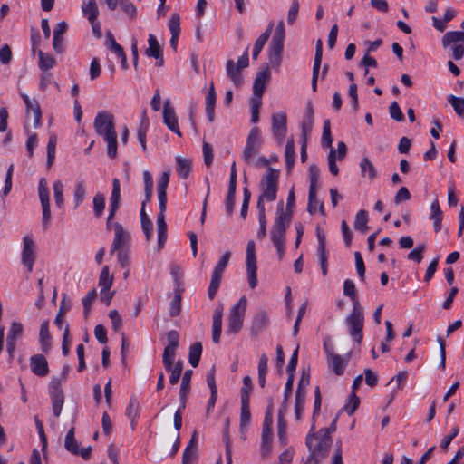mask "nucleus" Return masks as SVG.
Here are the masks:
<instances>
[{
    "label": "nucleus",
    "instance_id": "f257e3e1",
    "mask_svg": "<svg viewBox=\"0 0 464 464\" xmlns=\"http://www.w3.org/2000/svg\"><path fill=\"white\" fill-rule=\"evenodd\" d=\"M113 120L111 113L102 111L97 113L93 122L96 133L107 143V154L111 159L117 157V133Z\"/></svg>",
    "mask_w": 464,
    "mask_h": 464
},
{
    "label": "nucleus",
    "instance_id": "f03ea898",
    "mask_svg": "<svg viewBox=\"0 0 464 464\" xmlns=\"http://www.w3.org/2000/svg\"><path fill=\"white\" fill-rule=\"evenodd\" d=\"M314 426L313 425L306 437V446L310 451L306 460L308 463L319 464L328 454L332 445V438L326 430H319L317 433H314Z\"/></svg>",
    "mask_w": 464,
    "mask_h": 464
},
{
    "label": "nucleus",
    "instance_id": "7ed1b4c3",
    "mask_svg": "<svg viewBox=\"0 0 464 464\" xmlns=\"http://www.w3.org/2000/svg\"><path fill=\"white\" fill-rule=\"evenodd\" d=\"M262 146V137L260 130L254 127L250 130L246 138V143L242 152L243 160L253 167H267L270 160L263 156H259Z\"/></svg>",
    "mask_w": 464,
    "mask_h": 464
},
{
    "label": "nucleus",
    "instance_id": "20e7f679",
    "mask_svg": "<svg viewBox=\"0 0 464 464\" xmlns=\"http://www.w3.org/2000/svg\"><path fill=\"white\" fill-rule=\"evenodd\" d=\"M289 214H284V205L280 201L277 204L276 216L270 228V239L275 246L279 259H282L285 251V231L290 223Z\"/></svg>",
    "mask_w": 464,
    "mask_h": 464
},
{
    "label": "nucleus",
    "instance_id": "39448f33",
    "mask_svg": "<svg viewBox=\"0 0 464 464\" xmlns=\"http://www.w3.org/2000/svg\"><path fill=\"white\" fill-rule=\"evenodd\" d=\"M266 168V174L260 181L261 194L257 201L261 204H264L265 201H275L276 199L278 189L280 171L271 168L270 166Z\"/></svg>",
    "mask_w": 464,
    "mask_h": 464
},
{
    "label": "nucleus",
    "instance_id": "423d86ee",
    "mask_svg": "<svg viewBox=\"0 0 464 464\" xmlns=\"http://www.w3.org/2000/svg\"><path fill=\"white\" fill-rule=\"evenodd\" d=\"M285 36V24L284 22L280 20L276 24L272 41L269 45L268 59L273 67H279L281 64Z\"/></svg>",
    "mask_w": 464,
    "mask_h": 464
},
{
    "label": "nucleus",
    "instance_id": "0eeeda50",
    "mask_svg": "<svg viewBox=\"0 0 464 464\" xmlns=\"http://www.w3.org/2000/svg\"><path fill=\"white\" fill-rule=\"evenodd\" d=\"M444 49H448L451 53L454 60H460L464 57V32L450 31L447 32L441 39Z\"/></svg>",
    "mask_w": 464,
    "mask_h": 464
},
{
    "label": "nucleus",
    "instance_id": "6e6552de",
    "mask_svg": "<svg viewBox=\"0 0 464 464\" xmlns=\"http://www.w3.org/2000/svg\"><path fill=\"white\" fill-rule=\"evenodd\" d=\"M249 64L248 50L246 49L244 53L238 58L237 62L229 59L226 63L227 76L230 79L236 87H241L244 83V77L242 70L246 68Z\"/></svg>",
    "mask_w": 464,
    "mask_h": 464
},
{
    "label": "nucleus",
    "instance_id": "1a4fd4ad",
    "mask_svg": "<svg viewBox=\"0 0 464 464\" xmlns=\"http://www.w3.org/2000/svg\"><path fill=\"white\" fill-rule=\"evenodd\" d=\"M246 305L247 300L245 296H242L231 308L228 317V324L226 330L227 334H236L242 329Z\"/></svg>",
    "mask_w": 464,
    "mask_h": 464
},
{
    "label": "nucleus",
    "instance_id": "9d476101",
    "mask_svg": "<svg viewBox=\"0 0 464 464\" xmlns=\"http://www.w3.org/2000/svg\"><path fill=\"white\" fill-rule=\"evenodd\" d=\"M346 324L349 330V334L354 340L360 343L362 339V328H363V311L359 302H355L353 306V311L346 318Z\"/></svg>",
    "mask_w": 464,
    "mask_h": 464
},
{
    "label": "nucleus",
    "instance_id": "9b49d317",
    "mask_svg": "<svg viewBox=\"0 0 464 464\" xmlns=\"http://www.w3.org/2000/svg\"><path fill=\"white\" fill-rule=\"evenodd\" d=\"M38 196L43 209L42 226L44 229L49 227L51 221L50 192L45 178H41L38 182Z\"/></svg>",
    "mask_w": 464,
    "mask_h": 464
},
{
    "label": "nucleus",
    "instance_id": "f8f14e48",
    "mask_svg": "<svg viewBox=\"0 0 464 464\" xmlns=\"http://www.w3.org/2000/svg\"><path fill=\"white\" fill-rule=\"evenodd\" d=\"M246 272L247 279L250 288L254 289L257 285V276H256V258L255 252V243L253 240L248 241L246 246Z\"/></svg>",
    "mask_w": 464,
    "mask_h": 464
},
{
    "label": "nucleus",
    "instance_id": "ddd939ff",
    "mask_svg": "<svg viewBox=\"0 0 464 464\" xmlns=\"http://www.w3.org/2000/svg\"><path fill=\"white\" fill-rule=\"evenodd\" d=\"M21 260L23 265L27 268V271L32 272L36 260V244L30 236H24L23 237Z\"/></svg>",
    "mask_w": 464,
    "mask_h": 464
},
{
    "label": "nucleus",
    "instance_id": "4468645a",
    "mask_svg": "<svg viewBox=\"0 0 464 464\" xmlns=\"http://www.w3.org/2000/svg\"><path fill=\"white\" fill-rule=\"evenodd\" d=\"M64 448L72 454L80 455L84 459H88L91 456V447L80 450L79 443L74 437V428H71L67 432L64 440Z\"/></svg>",
    "mask_w": 464,
    "mask_h": 464
},
{
    "label": "nucleus",
    "instance_id": "2eb2a0df",
    "mask_svg": "<svg viewBox=\"0 0 464 464\" xmlns=\"http://www.w3.org/2000/svg\"><path fill=\"white\" fill-rule=\"evenodd\" d=\"M272 132L279 144H281L286 135V114L277 112L272 115Z\"/></svg>",
    "mask_w": 464,
    "mask_h": 464
},
{
    "label": "nucleus",
    "instance_id": "dca6fc26",
    "mask_svg": "<svg viewBox=\"0 0 464 464\" xmlns=\"http://www.w3.org/2000/svg\"><path fill=\"white\" fill-rule=\"evenodd\" d=\"M163 121L171 131L178 134L179 136H181L178 123V117L175 113L174 108L171 106L169 100H167L164 102Z\"/></svg>",
    "mask_w": 464,
    "mask_h": 464
},
{
    "label": "nucleus",
    "instance_id": "f3484780",
    "mask_svg": "<svg viewBox=\"0 0 464 464\" xmlns=\"http://www.w3.org/2000/svg\"><path fill=\"white\" fill-rule=\"evenodd\" d=\"M21 96L24 102L26 107L27 116H33V126L38 128L41 125L42 113L38 102L35 99H31L27 94L21 93Z\"/></svg>",
    "mask_w": 464,
    "mask_h": 464
},
{
    "label": "nucleus",
    "instance_id": "a211bd4d",
    "mask_svg": "<svg viewBox=\"0 0 464 464\" xmlns=\"http://www.w3.org/2000/svg\"><path fill=\"white\" fill-rule=\"evenodd\" d=\"M114 238L111 244V253L122 249V246L130 240V234L125 231L120 223H114Z\"/></svg>",
    "mask_w": 464,
    "mask_h": 464
},
{
    "label": "nucleus",
    "instance_id": "6ab92c4d",
    "mask_svg": "<svg viewBox=\"0 0 464 464\" xmlns=\"http://www.w3.org/2000/svg\"><path fill=\"white\" fill-rule=\"evenodd\" d=\"M174 428H175V430L169 434V440H173V445H172V448H171V450L169 452L170 456H174L178 450H179V443H180V440H179V430L181 429V426H182V416H181V411H180V409H179L175 413H174Z\"/></svg>",
    "mask_w": 464,
    "mask_h": 464
},
{
    "label": "nucleus",
    "instance_id": "aec40b11",
    "mask_svg": "<svg viewBox=\"0 0 464 464\" xmlns=\"http://www.w3.org/2000/svg\"><path fill=\"white\" fill-rule=\"evenodd\" d=\"M31 371L39 377L46 376L49 372L48 362L42 354H36L30 358Z\"/></svg>",
    "mask_w": 464,
    "mask_h": 464
},
{
    "label": "nucleus",
    "instance_id": "412c9836",
    "mask_svg": "<svg viewBox=\"0 0 464 464\" xmlns=\"http://www.w3.org/2000/svg\"><path fill=\"white\" fill-rule=\"evenodd\" d=\"M121 201V184L118 179H113L112 180V191L110 198V211H109V219H113L120 207Z\"/></svg>",
    "mask_w": 464,
    "mask_h": 464
},
{
    "label": "nucleus",
    "instance_id": "4be33fe9",
    "mask_svg": "<svg viewBox=\"0 0 464 464\" xmlns=\"http://www.w3.org/2000/svg\"><path fill=\"white\" fill-rule=\"evenodd\" d=\"M326 353L329 367L335 374L342 375L347 365L348 359H344L343 357L330 352L327 348Z\"/></svg>",
    "mask_w": 464,
    "mask_h": 464
},
{
    "label": "nucleus",
    "instance_id": "5701e85b",
    "mask_svg": "<svg viewBox=\"0 0 464 464\" xmlns=\"http://www.w3.org/2000/svg\"><path fill=\"white\" fill-rule=\"evenodd\" d=\"M23 325L21 323L13 322L10 325V329L7 334L6 342H7V351L10 354H12L15 349V343L18 338H20L23 334Z\"/></svg>",
    "mask_w": 464,
    "mask_h": 464
},
{
    "label": "nucleus",
    "instance_id": "b1692460",
    "mask_svg": "<svg viewBox=\"0 0 464 464\" xmlns=\"http://www.w3.org/2000/svg\"><path fill=\"white\" fill-rule=\"evenodd\" d=\"M269 324V315L266 311H258L252 320L251 333L257 335L264 332Z\"/></svg>",
    "mask_w": 464,
    "mask_h": 464
},
{
    "label": "nucleus",
    "instance_id": "393cba45",
    "mask_svg": "<svg viewBox=\"0 0 464 464\" xmlns=\"http://www.w3.org/2000/svg\"><path fill=\"white\" fill-rule=\"evenodd\" d=\"M169 182V172L164 171L159 179L157 185L160 208L167 207V188Z\"/></svg>",
    "mask_w": 464,
    "mask_h": 464
},
{
    "label": "nucleus",
    "instance_id": "a878e982",
    "mask_svg": "<svg viewBox=\"0 0 464 464\" xmlns=\"http://www.w3.org/2000/svg\"><path fill=\"white\" fill-rule=\"evenodd\" d=\"M223 305L219 304L214 311L212 322V340L215 343L220 342L222 331Z\"/></svg>",
    "mask_w": 464,
    "mask_h": 464
},
{
    "label": "nucleus",
    "instance_id": "bb28decb",
    "mask_svg": "<svg viewBox=\"0 0 464 464\" xmlns=\"http://www.w3.org/2000/svg\"><path fill=\"white\" fill-rule=\"evenodd\" d=\"M217 100V94L214 87V83L211 82L209 89L205 100V107L208 120L213 122L215 120V104Z\"/></svg>",
    "mask_w": 464,
    "mask_h": 464
},
{
    "label": "nucleus",
    "instance_id": "cd10ccee",
    "mask_svg": "<svg viewBox=\"0 0 464 464\" xmlns=\"http://www.w3.org/2000/svg\"><path fill=\"white\" fill-rule=\"evenodd\" d=\"M314 126V110L311 102H308L302 121V140H307V135Z\"/></svg>",
    "mask_w": 464,
    "mask_h": 464
},
{
    "label": "nucleus",
    "instance_id": "c85d7f7f",
    "mask_svg": "<svg viewBox=\"0 0 464 464\" xmlns=\"http://www.w3.org/2000/svg\"><path fill=\"white\" fill-rule=\"evenodd\" d=\"M430 213L429 218L433 223V227H434L435 232H439L442 227L441 222H442L443 214L440 209L439 200L437 198L435 200H433L432 203L430 204Z\"/></svg>",
    "mask_w": 464,
    "mask_h": 464
},
{
    "label": "nucleus",
    "instance_id": "c756f323",
    "mask_svg": "<svg viewBox=\"0 0 464 464\" xmlns=\"http://www.w3.org/2000/svg\"><path fill=\"white\" fill-rule=\"evenodd\" d=\"M360 169L362 177L371 181L375 179L377 177V169L367 157H363L362 159L360 162Z\"/></svg>",
    "mask_w": 464,
    "mask_h": 464
},
{
    "label": "nucleus",
    "instance_id": "7c9ffc66",
    "mask_svg": "<svg viewBox=\"0 0 464 464\" xmlns=\"http://www.w3.org/2000/svg\"><path fill=\"white\" fill-rule=\"evenodd\" d=\"M269 77H270V72H269L268 69H266V70H263V71L257 72L256 79H255V82H254V94L256 96H259V97L262 96V94L265 91V88H266V83L267 80L269 79Z\"/></svg>",
    "mask_w": 464,
    "mask_h": 464
},
{
    "label": "nucleus",
    "instance_id": "2f4dec72",
    "mask_svg": "<svg viewBox=\"0 0 464 464\" xmlns=\"http://www.w3.org/2000/svg\"><path fill=\"white\" fill-rule=\"evenodd\" d=\"M86 197V185L83 179H78L74 185L73 204L74 208H78Z\"/></svg>",
    "mask_w": 464,
    "mask_h": 464
},
{
    "label": "nucleus",
    "instance_id": "473e14b6",
    "mask_svg": "<svg viewBox=\"0 0 464 464\" xmlns=\"http://www.w3.org/2000/svg\"><path fill=\"white\" fill-rule=\"evenodd\" d=\"M251 421V412L249 403H241L239 430L241 434H245L248 430Z\"/></svg>",
    "mask_w": 464,
    "mask_h": 464
},
{
    "label": "nucleus",
    "instance_id": "72a5a7b5",
    "mask_svg": "<svg viewBox=\"0 0 464 464\" xmlns=\"http://www.w3.org/2000/svg\"><path fill=\"white\" fill-rule=\"evenodd\" d=\"M56 64L55 58L43 51L38 52V67L42 72H46L53 69Z\"/></svg>",
    "mask_w": 464,
    "mask_h": 464
},
{
    "label": "nucleus",
    "instance_id": "f704fd0d",
    "mask_svg": "<svg viewBox=\"0 0 464 464\" xmlns=\"http://www.w3.org/2000/svg\"><path fill=\"white\" fill-rule=\"evenodd\" d=\"M148 44L149 47L145 51L146 55L155 59L160 58L162 55V49L154 34H149Z\"/></svg>",
    "mask_w": 464,
    "mask_h": 464
},
{
    "label": "nucleus",
    "instance_id": "c9c22d12",
    "mask_svg": "<svg viewBox=\"0 0 464 464\" xmlns=\"http://www.w3.org/2000/svg\"><path fill=\"white\" fill-rule=\"evenodd\" d=\"M82 12L89 20L98 18L99 9L95 0H84L82 5Z\"/></svg>",
    "mask_w": 464,
    "mask_h": 464
},
{
    "label": "nucleus",
    "instance_id": "e433bc0d",
    "mask_svg": "<svg viewBox=\"0 0 464 464\" xmlns=\"http://www.w3.org/2000/svg\"><path fill=\"white\" fill-rule=\"evenodd\" d=\"M39 338L43 352L48 353L51 348V336L49 334L48 321H44L41 324Z\"/></svg>",
    "mask_w": 464,
    "mask_h": 464
},
{
    "label": "nucleus",
    "instance_id": "4c0bfd02",
    "mask_svg": "<svg viewBox=\"0 0 464 464\" xmlns=\"http://www.w3.org/2000/svg\"><path fill=\"white\" fill-rule=\"evenodd\" d=\"M295 159V140L293 138H290L286 142L285 150V160L286 169L288 172H290L294 167Z\"/></svg>",
    "mask_w": 464,
    "mask_h": 464
},
{
    "label": "nucleus",
    "instance_id": "58836bf2",
    "mask_svg": "<svg viewBox=\"0 0 464 464\" xmlns=\"http://www.w3.org/2000/svg\"><path fill=\"white\" fill-rule=\"evenodd\" d=\"M273 24L271 23L266 30L256 39L253 48V58L256 59L260 52L262 51L264 45L267 42L270 37L272 31Z\"/></svg>",
    "mask_w": 464,
    "mask_h": 464
},
{
    "label": "nucleus",
    "instance_id": "ea45409f",
    "mask_svg": "<svg viewBox=\"0 0 464 464\" xmlns=\"http://www.w3.org/2000/svg\"><path fill=\"white\" fill-rule=\"evenodd\" d=\"M177 172L182 179H187L191 171V160L181 156L176 157Z\"/></svg>",
    "mask_w": 464,
    "mask_h": 464
},
{
    "label": "nucleus",
    "instance_id": "a19ab883",
    "mask_svg": "<svg viewBox=\"0 0 464 464\" xmlns=\"http://www.w3.org/2000/svg\"><path fill=\"white\" fill-rule=\"evenodd\" d=\"M306 392L304 389L297 388L295 393V419L299 420L302 417V413L304 411V402H305Z\"/></svg>",
    "mask_w": 464,
    "mask_h": 464
},
{
    "label": "nucleus",
    "instance_id": "79ce46f5",
    "mask_svg": "<svg viewBox=\"0 0 464 464\" xmlns=\"http://www.w3.org/2000/svg\"><path fill=\"white\" fill-rule=\"evenodd\" d=\"M175 295L172 301L169 304V314L171 316H177L180 314L181 310V295L183 292L182 287H178L174 289Z\"/></svg>",
    "mask_w": 464,
    "mask_h": 464
},
{
    "label": "nucleus",
    "instance_id": "37998d69",
    "mask_svg": "<svg viewBox=\"0 0 464 464\" xmlns=\"http://www.w3.org/2000/svg\"><path fill=\"white\" fill-rule=\"evenodd\" d=\"M150 124L146 111H143L140 127L138 129V139L143 150H146V132Z\"/></svg>",
    "mask_w": 464,
    "mask_h": 464
},
{
    "label": "nucleus",
    "instance_id": "c03bdc74",
    "mask_svg": "<svg viewBox=\"0 0 464 464\" xmlns=\"http://www.w3.org/2000/svg\"><path fill=\"white\" fill-rule=\"evenodd\" d=\"M273 432H262L261 454L263 458H268L272 452Z\"/></svg>",
    "mask_w": 464,
    "mask_h": 464
},
{
    "label": "nucleus",
    "instance_id": "a18cd8bd",
    "mask_svg": "<svg viewBox=\"0 0 464 464\" xmlns=\"http://www.w3.org/2000/svg\"><path fill=\"white\" fill-rule=\"evenodd\" d=\"M202 353V344L199 342L194 343L189 348L188 361L192 367L198 365Z\"/></svg>",
    "mask_w": 464,
    "mask_h": 464
},
{
    "label": "nucleus",
    "instance_id": "49530a36",
    "mask_svg": "<svg viewBox=\"0 0 464 464\" xmlns=\"http://www.w3.org/2000/svg\"><path fill=\"white\" fill-rule=\"evenodd\" d=\"M105 45L113 52L117 57L122 56L125 53L123 48L115 41L111 32H107L106 34Z\"/></svg>",
    "mask_w": 464,
    "mask_h": 464
},
{
    "label": "nucleus",
    "instance_id": "de8ad7c7",
    "mask_svg": "<svg viewBox=\"0 0 464 464\" xmlns=\"http://www.w3.org/2000/svg\"><path fill=\"white\" fill-rule=\"evenodd\" d=\"M322 147L323 148H328L330 149V150L333 148L332 144H333V137H332V134H331V125H330V121L329 120H325L324 121V127H323V134H322Z\"/></svg>",
    "mask_w": 464,
    "mask_h": 464
},
{
    "label": "nucleus",
    "instance_id": "09e8293b",
    "mask_svg": "<svg viewBox=\"0 0 464 464\" xmlns=\"http://www.w3.org/2000/svg\"><path fill=\"white\" fill-rule=\"evenodd\" d=\"M319 176L320 171L318 167L316 165H311L309 168V192H317V188L319 187Z\"/></svg>",
    "mask_w": 464,
    "mask_h": 464
},
{
    "label": "nucleus",
    "instance_id": "8fccbe9b",
    "mask_svg": "<svg viewBox=\"0 0 464 464\" xmlns=\"http://www.w3.org/2000/svg\"><path fill=\"white\" fill-rule=\"evenodd\" d=\"M113 283V276L110 275V270L107 266H103L100 277L99 285L104 289H110Z\"/></svg>",
    "mask_w": 464,
    "mask_h": 464
},
{
    "label": "nucleus",
    "instance_id": "3c124183",
    "mask_svg": "<svg viewBox=\"0 0 464 464\" xmlns=\"http://www.w3.org/2000/svg\"><path fill=\"white\" fill-rule=\"evenodd\" d=\"M367 223H368L367 212L365 210H360L356 214L355 220H354L355 229L360 230L362 233H365L368 229Z\"/></svg>",
    "mask_w": 464,
    "mask_h": 464
},
{
    "label": "nucleus",
    "instance_id": "603ef678",
    "mask_svg": "<svg viewBox=\"0 0 464 464\" xmlns=\"http://www.w3.org/2000/svg\"><path fill=\"white\" fill-rule=\"evenodd\" d=\"M450 104L453 107L458 116H464V98L457 97L455 95H449L447 98Z\"/></svg>",
    "mask_w": 464,
    "mask_h": 464
},
{
    "label": "nucleus",
    "instance_id": "864d4df0",
    "mask_svg": "<svg viewBox=\"0 0 464 464\" xmlns=\"http://www.w3.org/2000/svg\"><path fill=\"white\" fill-rule=\"evenodd\" d=\"M307 209L311 214L315 213L316 211H324V205L317 198L316 192H309Z\"/></svg>",
    "mask_w": 464,
    "mask_h": 464
},
{
    "label": "nucleus",
    "instance_id": "5fc2aeb1",
    "mask_svg": "<svg viewBox=\"0 0 464 464\" xmlns=\"http://www.w3.org/2000/svg\"><path fill=\"white\" fill-rule=\"evenodd\" d=\"M53 197L57 208H62L63 205V184L60 179H57L53 184Z\"/></svg>",
    "mask_w": 464,
    "mask_h": 464
},
{
    "label": "nucleus",
    "instance_id": "6e6d98bb",
    "mask_svg": "<svg viewBox=\"0 0 464 464\" xmlns=\"http://www.w3.org/2000/svg\"><path fill=\"white\" fill-rule=\"evenodd\" d=\"M192 374H193L192 370H187L182 376L180 391H179V396L182 398V400L185 397H187V395L189 392V387H190Z\"/></svg>",
    "mask_w": 464,
    "mask_h": 464
},
{
    "label": "nucleus",
    "instance_id": "4d7b16f0",
    "mask_svg": "<svg viewBox=\"0 0 464 464\" xmlns=\"http://www.w3.org/2000/svg\"><path fill=\"white\" fill-rule=\"evenodd\" d=\"M52 400L53 412L55 417H59L64 402L63 393L50 394Z\"/></svg>",
    "mask_w": 464,
    "mask_h": 464
},
{
    "label": "nucleus",
    "instance_id": "13d9d810",
    "mask_svg": "<svg viewBox=\"0 0 464 464\" xmlns=\"http://www.w3.org/2000/svg\"><path fill=\"white\" fill-rule=\"evenodd\" d=\"M143 181L145 190V202H150L152 197L153 179L150 171H143Z\"/></svg>",
    "mask_w": 464,
    "mask_h": 464
},
{
    "label": "nucleus",
    "instance_id": "bf43d9fd",
    "mask_svg": "<svg viewBox=\"0 0 464 464\" xmlns=\"http://www.w3.org/2000/svg\"><path fill=\"white\" fill-rule=\"evenodd\" d=\"M93 212L96 217H101L105 208V197L102 193H96L92 200Z\"/></svg>",
    "mask_w": 464,
    "mask_h": 464
},
{
    "label": "nucleus",
    "instance_id": "052dcab7",
    "mask_svg": "<svg viewBox=\"0 0 464 464\" xmlns=\"http://www.w3.org/2000/svg\"><path fill=\"white\" fill-rule=\"evenodd\" d=\"M221 278H222L221 274L212 272L211 281H210V285H209L208 292V297L210 299H213L216 296V294H217V292L219 288L220 283H221Z\"/></svg>",
    "mask_w": 464,
    "mask_h": 464
},
{
    "label": "nucleus",
    "instance_id": "680f3d73",
    "mask_svg": "<svg viewBox=\"0 0 464 464\" xmlns=\"http://www.w3.org/2000/svg\"><path fill=\"white\" fill-rule=\"evenodd\" d=\"M182 369L183 363L181 361L177 362L175 365L172 364L170 369H166L167 371L170 372L169 382L172 385L178 383L182 372Z\"/></svg>",
    "mask_w": 464,
    "mask_h": 464
},
{
    "label": "nucleus",
    "instance_id": "e2e57ef3",
    "mask_svg": "<svg viewBox=\"0 0 464 464\" xmlns=\"http://www.w3.org/2000/svg\"><path fill=\"white\" fill-rule=\"evenodd\" d=\"M126 415L131 420V426L134 429V420L139 416V403L136 399H130L126 409Z\"/></svg>",
    "mask_w": 464,
    "mask_h": 464
},
{
    "label": "nucleus",
    "instance_id": "0e129e2a",
    "mask_svg": "<svg viewBox=\"0 0 464 464\" xmlns=\"http://www.w3.org/2000/svg\"><path fill=\"white\" fill-rule=\"evenodd\" d=\"M359 404H360L359 397L356 395V393L352 392L344 405V411L349 415H352L357 410V408L359 407Z\"/></svg>",
    "mask_w": 464,
    "mask_h": 464
},
{
    "label": "nucleus",
    "instance_id": "69168bd1",
    "mask_svg": "<svg viewBox=\"0 0 464 464\" xmlns=\"http://www.w3.org/2000/svg\"><path fill=\"white\" fill-rule=\"evenodd\" d=\"M177 348L166 346L163 352L162 360L166 369H170L174 362Z\"/></svg>",
    "mask_w": 464,
    "mask_h": 464
},
{
    "label": "nucleus",
    "instance_id": "338daca9",
    "mask_svg": "<svg viewBox=\"0 0 464 464\" xmlns=\"http://www.w3.org/2000/svg\"><path fill=\"white\" fill-rule=\"evenodd\" d=\"M236 188V186H228V190L226 198V210L228 216H230L233 213L235 208Z\"/></svg>",
    "mask_w": 464,
    "mask_h": 464
},
{
    "label": "nucleus",
    "instance_id": "774afa93",
    "mask_svg": "<svg viewBox=\"0 0 464 464\" xmlns=\"http://www.w3.org/2000/svg\"><path fill=\"white\" fill-rule=\"evenodd\" d=\"M343 294L346 296H349V297L352 298V300H353V306L354 305L355 302H359L358 299H357V296H356L355 285H354V283L352 280L347 279V280L344 281V284H343Z\"/></svg>",
    "mask_w": 464,
    "mask_h": 464
}]
</instances>
